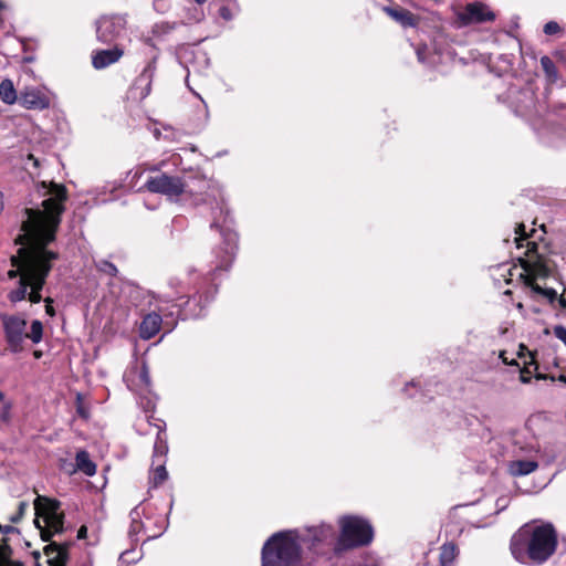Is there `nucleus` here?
I'll use <instances>...</instances> for the list:
<instances>
[{
    "instance_id": "obj_4",
    "label": "nucleus",
    "mask_w": 566,
    "mask_h": 566,
    "mask_svg": "<svg viewBox=\"0 0 566 566\" xmlns=\"http://www.w3.org/2000/svg\"><path fill=\"white\" fill-rule=\"evenodd\" d=\"M301 537L294 531L271 536L262 548V566H297L301 559Z\"/></svg>"
},
{
    "instance_id": "obj_30",
    "label": "nucleus",
    "mask_w": 566,
    "mask_h": 566,
    "mask_svg": "<svg viewBox=\"0 0 566 566\" xmlns=\"http://www.w3.org/2000/svg\"><path fill=\"white\" fill-rule=\"evenodd\" d=\"M139 382L140 385L146 389L148 390L149 386H150V378H149V374H148V369L147 367L144 365L140 373H139Z\"/></svg>"
},
{
    "instance_id": "obj_40",
    "label": "nucleus",
    "mask_w": 566,
    "mask_h": 566,
    "mask_svg": "<svg viewBox=\"0 0 566 566\" xmlns=\"http://www.w3.org/2000/svg\"><path fill=\"white\" fill-rule=\"evenodd\" d=\"M86 535H87L86 526H81L80 530L77 531V538L83 539L86 537Z\"/></svg>"
},
{
    "instance_id": "obj_38",
    "label": "nucleus",
    "mask_w": 566,
    "mask_h": 566,
    "mask_svg": "<svg viewBox=\"0 0 566 566\" xmlns=\"http://www.w3.org/2000/svg\"><path fill=\"white\" fill-rule=\"evenodd\" d=\"M166 6V0H155L154 1V8L157 11L164 12Z\"/></svg>"
},
{
    "instance_id": "obj_22",
    "label": "nucleus",
    "mask_w": 566,
    "mask_h": 566,
    "mask_svg": "<svg viewBox=\"0 0 566 566\" xmlns=\"http://www.w3.org/2000/svg\"><path fill=\"white\" fill-rule=\"evenodd\" d=\"M76 468L85 473L88 476H92L96 473V465L95 463L90 459V455L86 451L81 450L76 453L75 458Z\"/></svg>"
},
{
    "instance_id": "obj_5",
    "label": "nucleus",
    "mask_w": 566,
    "mask_h": 566,
    "mask_svg": "<svg viewBox=\"0 0 566 566\" xmlns=\"http://www.w3.org/2000/svg\"><path fill=\"white\" fill-rule=\"evenodd\" d=\"M34 510L36 515L34 524L40 530L44 542L63 531V514L60 512L57 501L39 495L34 501Z\"/></svg>"
},
{
    "instance_id": "obj_45",
    "label": "nucleus",
    "mask_w": 566,
    "mask_h": 566,
    "mask_svg": "<svg viewBox=\"0 0 566 566\" xmlns=\"http://www.w3.org/2000/svg\"><path fill=\"white\" fill-rule=\"evenodd\" d=\"M78 412H80L84 418H86V417H87V415H86V413L84 412V410H82L81 408H78Z\"/></svg>"
},
{
    "instance_id": "obj_31",
    "label": "nucleus",
    "mask_w": 566,
    "mask_h": 566,
    "mask_svg": "<svg viewBox=\"0 0 566 566\" xmlns=\"http://www.w3.org/2000/svg\"><path fill=\"white\" fill-rule=\"evenodd\" d=\"M560 30V27L557 22L555 21H549L547 22L545 25H544V33L547 34V35H553V34H556L558 33Z\"/></svg>"
},
{
    "instance_id": "obj_39",
    "label": "nucleus",
    "mask_w": 566,
    "mask_h": 566,
    "mask_svg": "<svg viewBox=\"0 0 566 566\" xmlns=\"http://www.w3.org/2000/svg\"><path fill=\"white\" fill-rule=\"evenodd\" d=\"M520 379L522 382L527 384L531 381L530 371L527 370H521Z\"/></svg>"
},
{
    "instance_id": "obj_1",
    "label": "nucleus",
    "mask_w": 566,
    "mask_h": 566,
    "mask_svg": "<svg viewBox=\"0 0 566 566\" xmlns=\"http://www.w3.org/2000/svg\"><path fill=\"white\" fill-rule=\"evenodd\" d=\"M39 192L48 197L42 201L43 209H25L27 218L22 221L21 233L15 239L21 248L17 255L11 256V264L15 269L8 271V277L19 276L18 287L8 293V300L12 304L25 300L27 296L33 304L41 302V291L51 270V262L57 258L46 245L55 239L64 210L65 188L50 179L41 182Z\"/></svg>"
},
{
    "instance_id": "obj_42",
    "label": "nucleus",
    "mask_w": 566,
    "mask_h": 566,
    "mask_svg": "<svg viewBox=\"0 0 566 566\" xmlns=\"http://www.w3.org/2000/svg\"><path fill=\"white\" fill-rule=\"evenodd\" d=\"M193 95L197 96L202 103H205L203 98L201 97V95L199 93H197L196 91H192Z\"/></svg>"
},
{
    "instance_id": "obj_15",
    "label": "nucleus",
    "mask_w": 566,
    "mask_h": 566,
    "mask_svg": "<svg viewBox=\"0 0 566 566\" xmlns=\"http://www.w3.org/2000/svg\"><path fill=\"white\" fill-rule=\"evenodd\" d=\"M123 50L117 46L97 51L92 56V64L96 70L105 69L116 63L123 56Z\"/></svg>"
},
{
    "instance_id": "obj_9",
    "label": "nucleus",
    "mask_w": 566,
    "mask_h": 566,
    "mask_svg": "<svg viewBox=\"0 0 566 566\" xmlns=\"http://www.w3.org/2000/svg\"><path fill=\"white\" fill-rule=\"evenodd\" d=\"M511 107L514 113L522 117L531 118L537 113L535 94L532 87L525 86L521 90H510Z\"/></svg>"
},
{
    "instance_id": "obj_28",
    "label": "nucleus",
    "mask_w": 566,
    "mask_h": 566,
    "mask_svg": "<svg viewBox=\"0 0 566 566\" xmlns=\"http://www.w3.org/2000/svg\"><path fill=\"white\" fill-rule=\"evenodd\" d=\"M27 509H28V503H27V502H24V501L20 502V503H19V505H18V510H17V512H15L14 514H12V515H10V516H9V521H10L11 523H18V522H20V521H21V518L23 517V515H24V513H25Z\"/></svg>"
},
{
    "instance_id": "obj_18",
    "label": "nucleus",
    "mask_w": 566,
    "mask_h": 566,
    "mask_svg": "<svg viewBox=\"0 0 566 566\" xmlns=\"http://www.w3.org/2000/svg\"><path fill=\"white\" fill-rule=\"evenodd\" d=\"M0 531H2L6 534L17 532L18 530L13 526H4L2 527L0 525ZM12 551L11 548L6 544L4 539L1 538L0 541V566H24L22 562L20 560H13L11 558Z\"/></svg>"
},
{
    "instance_id": "obj_34",
    "label": "nucleus",
    "mask_w": 566,
    "mask_h": 566,
    "mask_svg": "<svg viewBox=\"0 0 566 566\" xmlns=\"http://www.w3.org/2000/svg\"><path fill=\"white\" fill-rule=\"evenodd\" d=\"M219 15L224 19V20H231L232 19V13H231V10L223 6L219 9Z\"/></svg>"
},
{
    "instance_id": "obj_41",
    "label": "nucleus",
    "mask_w": 566,
    "mask_h": 566,
    "mask_svg": "<svg viewBox=\"0 0 566 566\" xmlns=\"http://www.w3.org/2000/svg\"><path fill=\"white\" fill-rule=\"evenodd\" d=\"M558 305L560 308L566 310V293L558 297Z\"/></svg>"
},
{
    "instance_id": "obj_33",
    "label": "nucleus",
    "mask_w": 566,
    "mask_h": 566,
    "mask_svg": "<svg viewBox=\"0 0 566 566\" xmlns=\"http://www.w3.org/2000/svg\"><path fill=\"white\" fill-rule=\"evenodd\" d=\"M554 335L557 339H559L566 346V327L556 326L554 328Z\"/></svg>"
},
{
    "instance_id": "obj_21",
    "label": "nucleus",
    "mask_w": 566,
    "mask_h": 566,
    "mask_svg": "<svg viewBox=\"0 0 566 566\" xmlns=\"http://www.w3.org/2000/svg\"><path fill=\"white\" fill-rule=\"evenodd\" d=\"M0 99L8 105H12L19 101L13 82L9 78H4L0 83Z\"/></svg>"
},
{
    "instance_id": "obj_48",
    "label": "nucleus",
    "mask_w": 566,
    "mask_h": 566,
    "mask_svg": "<svg viewBox=\"0 0 566 566\" xmlns=\"http://www.w3.org/2000/svg\"><path fill=\"white\" fill-rule=\"evenodd\" d=\"M195 1H196L197 3H199V4H202V3H205L207 0H195Z\"/></svg>"
},
{
    "instance_id": "obj_2",
    "label": "nucleus",
    "mask_w": 566,
    "mask_h": 566,
    "mask_svg": "<svg viewBox=\"0 0 566 566\" xmlns=\"http://www.w3.org/2000/svg\"><path fill=\"white\" fill-rule=\"evenodd\" d=\"M514 242L517 249L526 248L525 258L520 259L522 272L520 277L531 289L532 297L545 298L549 303L556 300L557 293L554 289L542 285V281L549 276L551 268L545 258L538 252V244L528 240V233L523 223L515 229Z\"/></svg>"
},
{
    "instance_id": "obj_27",
    "label": "nucleus",
    "mask_w": 566,
    "mask_h": 566,
    "mask_svg": "<svg viewBox=\"0 0 566 566\" xmlns=\"http://www.w3.org/2000/svg\"><path fill=\"white\" fill-rule=\"evenodd\" d=\"M43 336V325L39 319H34L31 323L30 333H25V338H30L32 343L39 344Z\"/></svg>"
},
{
    "instance_id": "obj_20",
    "label": "nucleus",
    "mask_w": 566,
    "mask_h": 566,
    "mask_svg": "<svg viewBox=\"0 0 566 566\" xmlns=\"http://www.w3.org/2000/svg\"><path fill=\"white\" fill-rule=\"evenodd\" d=\"M538 464L531 460H515L509 464V471L512 475H526L537 469Z\"/></svg>"
},
{
    "instance_id": "obj_52",
    "label": "nucleus",
    "mask_w": 566,
    "mask_h": 566,
    "mask_svg": "<svg viewBox=\"0 0 566 566\" xmlns=\"http://www.w3.org/2000/svg\"><path fill=\"white\" fill-rule=\"evenodd\" d=\"M560 380L565 381L566 382V378L565 377H560Z\"/></svg>"
},
{
    "instance_id": "obj_19",
    "label": "nucleus",
    "mask_w": 566,
    "mask_h": 566,
    "mask_svg": "<svg viewBox=\"0 0 566 566\" xmlns=\"http://www.w3.org/2000/svg\"><path fill=\"white\" fill-rule=\"evenodd\" d=\"M44 554L48 556L50 566H65L66 563V548L55 543H51L44 548Z\"/></svg>"
},
{
    "instance_id": "obj_14",
    "label": "nucleus",
    "mask_w": 566,
    "mask_h": 566,
    "mask_svg": "<svg viewBox=\"0 0 566 566\" xmlns=\"http://www.w3.org/2000/svg\"><path fill=\"white\" fill-rule=\"evenodd\" d=\"M156 72L155 62H149L136 78L133 90L139 99L146 98L151 91V83Z\"/></svg>"
},
{
    "instance_id": "obj_47",
    "label": "nucleus",
    "mask_w": 566,
    "mask_h": 566,
    "mask_svg": "<svg viewBox=\"0 0 566 566\" xmlns=\"http://www.w3.org/2000/svg\"><path fill=\"white\" fill-rule=\"evenodd\" d=\"M33 556L38 559L40 557V553L39 552H34Z\"/></svg>"
},
{
    "instance_id": "obj_44",
    "label": "nucleus",
    "mask_w": 566,
    "mask_h": 566,
    "mask_svg": "<svg viewBox=\"0 0 566 566\" xmlns=\"http://www.w3.org/2000/svg\"><path fill=\"white\" fill-rule=\"evenodd\" d=\"M6 8H7L6 3L0 0V9L2 10V9H6Z\"/></svg>"
},
{
    "instance_id": "obj_51",
    "label": "nucleus",
    "mask_w": 566,
    "mask_h": 566,
    "mask_svg": "<svg viewBox=\"0 0 566 566\" xmlns=\"http://www.w3.org/2000/svg\"><path fill=\"white\" fill-rule=\"evenodd\" d=\"M516 306H517L518 310H523V304L522 303H518Z\"/></svg>"
},
{
    "instance_id": "obj_32",
    "label": "nucleus",
    "mask_w": 566,
    "mask_h": 566,
    "mask_svg": "<svg viewBox=\"0 0 566 566\" xmlns=\"http://www.w3.org/2000/svg\"><path fill=\"white\" fill-rule=\"evenodd\" d=\"M158 170L157 166L138 167L134 172V178L142 177L146 172H155Z\"/></svg>"
},
{
    "instance_id": "obj_49",
    "label": "nucleus",
    "mask_w": 566,
    "mask_h": 566,
    "mask_svg": "<svg viewBox=\"0 0 566 566\" xmlns=\"http://www.w3.org/2000/svg\"><path fill=\"white\" fill-rule=\"evenodd\" d=\"M417 54H418V59H419L420 61H422L421 52H420V51H417Z\"/></svg>"
},
{
    "instance_id": "obj_46",
    "label": "nucleus",
    "mask_w": 566,
    "mask_h": 566,
    "mask_svg": "<svg viewBox=\"0 0 566 566\" xmlns=\"http://www.w3.org/2000/svg\"><path fill=\"white\" fill-rule=\"evenodd\" d=\"M4 401V395L0 391V402Z\"/></svg>"
},
{
    "instance_id": "obj_3",
    "label": "nucleus",
    "mask_w": 566,
    "mask_h": 566,
    "mask_svg": "<svg viewBox=\"0 0 566 566\" xmlns=\"http://www.w3.org/2000/svg\"><path fill=\"white\" fill-rule=\"evenodd\" d=\"M528 536L527 556L535 563L547 560L555 552L557 546V534L551 523L534 526H523L517 534L512 537L511 552L517 560H523L525 556L522 541Z\"/></svg>"
},
{
    "instance_id": "obj_37",
    "label": "nucleus",
    "mask_w": 566,
    "mask_h": 566,
    "mask_svg": "<svg viewBox=\"0 0 566 566\" xmlns=\"http://www.w3.org/2000/svg\"><path fill=\"white\" fill-rule=\"evenodd\" d=\"M45 302V312L46 314H49L50 316H53L54 315V308L52 306V300L51 298H45L44 300Z\"/></svg>"
},
{
    "instance_id": "obj_8",
    "label": "nucleus",
    "mask_w": 566,
    "mask_h": 566,
    "mask_svg": "<svg viewBox=\"0 0 566 566\" xmlns=\"http://www.w3.org/2000/svg\"><path fill=\"white\" fill-rule=\"evenodd\" d=\"M126 19L123 15H105L96 21L97 40L102 43H112L125 30Z\"/></svg>"
},
{
    "instance_id": "obj_16",
    "label": "nucleus",
    "mask_w": 566,
    "mask_h": 566,
    "mask_svg": "<svg viewBox=\"0 0 566 566\" xmlns=\"http://www.w3.org/2000/svg\"><path fill=\"white\" fill-rule=\"evenodd\" d=\"M161 322V316L159 314L150 313L146 315L140 324V337L144 339H150L154 337L159 332Z\"/></svg>"
},
{
    "instance_id": "obj_7",
    "label": "nucleus",
    "mask_w": 566,
    "mask_h": 566,
    "mask_svg": "<svg viewBox=\"0 0 566 566\" xmlns=\"http://www.w3.org/2000/svg\"><path fill=\"white\" fill-rule=\"evenodd\" d=\"M6 339L12 352L21 350L23 339L25 338L27 321L18 315H0Z\"/></svg>"
},
{
    "instance_id": "obj_11",
    "label": "nucleus",
    "mask_w": 566,
    "mask_h": 566,
    "mask_svg": "<svg viewBox=\"0 0 566 566\" xmlns=\"http://www.w3.org/2000/svg\"><path fill=\"white\" fill-rule=\"evenodd\" d=\"M146 187L151 192H160L174 198L184 191L185 186L181 179H149Z\"/></svg>"
},
{
    "instance_id": "obj_36",
    "label": "nucleus",
    "mask_w": 566,
    "mask_h": 566,
    "mask_svg": "<svg viewBox=\"0 0 566 566\" xmlns=\"http://www.w3.org/2000/svg\"><path fill=\"white\" fill-rule=\"evenodd\" d=\"M32 165L34 168L39 167L40 161L33 155H29L25 160V167Z\"/></svg>"
},
{
    "instance_id": "obj_24",
    "label": "nucleus",
    "mask_w": 566,
    "mask_h": 566,
    "mask_svg": "<svg viewBox=\"0 0 566 566\" xmlns=\"http://www.w3.org/2000/svg\"><path fill=\"white\" fill-rule=\"evenodd\" d=\"M541 66L548 82L556 83L559 80L557 67L549 56L544 55L541 57Z\"/></svg>"
},
{
    "instance_id": "obj_13",
    "label": "nucleus",
    "mask_w": 566,
    "mask_h": 566,
    "mask_svg": "<svg viewBox=\"0 0 566 566\" xmlns=\"http://www.w3.org/2000/svg\"><path fill=\"white\" fill-rule=\"evenodd\" d=\"M167 444L165 441H163L159 437L158 440L155 443V450H154V462L157 461V467L153 471L151 482L155 486L161 484L164 481L167 480L168 473L165 468V461L164 457L167 453Z\"/></svg>"
},
{
    "instance_id": "obj_25",
    "label": "nucleus",
    "mask_w": 566,
    "mask_h": 566,
    "mask_svg": "<svg viewBox=\"0 0 566 566\" xmlns=\"http://www.w3.org/2000/svg\"><path fill=\"white\" fill-rule=\"evenodd\" d=\"M310 532L313 533V536L311 538L313 545H315V543L318 542L331 541L334 537L333 528L328 525H321L318 527L311 530Z\"/></svg>"
},
{
    "instance_id": "obj_50",
    "label": "nucleus",
    "mask_w": 566,
    "mask_h": 566,
    "mask_svg": "<svg viewBox=\"0 0 566 566\" xmlns=\"http://www.w3.org/2000/svg\"><path fill=\"white\" fill-rule=\"evenodd\" d=\"M159 177L166 178V177H168V175H167V172H161V175Z\"/></svg>"
},
{
    "instance_id": "obj_43",
    "label": "nucleus",
    "mask_w": 566,
    "mask_h": 566,
    "mask_svg": "<svg viewBox=\"0 0 566 566\" xmlns=\"http://www.w3.org/2000/svg\"><path fill=\"white\" fill-rule=\"evenodd\" d=\"M3 208V200H2V193L0 192V210Z\"/></svg>"
},
{
    "instance_id": "obj_29",
    "label": "nucleus",
    "mask_w": 566,
    "mask_h": 566,
    "mask_svg": "<svg viewBox=\"0 0 566 566\" xmlns=\"http://www.w3.org/2000/svg\"><path fill=\"white\" fill-rule=\"evenodd\" d=\"M97 266H98L99 271H102V272H104V273H106L108 275H116L117 274L116 266L113 263L108 262V261H101Z\"/></svg>"
},
{
    "instance_id": "obj_17",
    "label": "nucleus",
    "mask_w": 566,
    "mask_h": 566,
    "mask_svg": "<svg viewBox=\"0 0 566 566\" xmlns=\"http://www.w3.org/2000/svg\"><path fill=\"white\" fill-rule=\"evenodd\" d=\"M384 11L403 28L417 25L415 15L403 8L384 7Z\"/></svg>"
},
{
    "instance_id": "obj_12",
    "label": "nucleus",
    "mask_w": 566,
    "mask_h": 566,
    "mask_svg": "<svg viewBox=\"0 0 566 566\" xmlns=\"http://www.w3.org/2000/svg\"><path fill=\"white\" fill-rule=\"evenodd\" d=\"M20 105L27 109H45L50 105L49 97L38 88H25L20 93Z\"/></svg>"
},
{
    "instance_id": "obj_26",
    "label": "nucleus",
    "mask_w": 566,
    "mask_h": 566,
    "mask_svg": "<svg viewBox=\"0 0 566 566\" xmlns=\"http://www.w3.org/2000/svg\"><path fill=\"white\" fill-rule=\"evenodd\" d=\"M178 27L177 22H159L155 23L151 28V34L157 39H163L167 34L171 33Z\"/></svg>"
},
{
    "instance_id": "obj_6",
    "label": "nucleus",
    "mask_w": 566,
    "mask_h": 566,
    "mask_svg": "<svg viewBox=\"0 0 566 566\" xmlns=\"http://www.w3.org/2000/svg\"><path fill=\"white\" fill-rule=\"evenodd\" d=\"M339 548L358 547L373 541V527L367 521L356 516H344L339 520Z\"/></svg>"
},
{
    "instance_id": "obj_35",
    "label": "nucleus",
    "mask_w": 566,
    "mask_h": 566,
    "mask_svg": "<svg viewBox=\"0 0 566 566\" xmlns=\"http://www.w3.org/2000/svg\"><path fill=\"white\" fill-rule=\"evenodd\" d=\"M10 409H11V403L10 402H4L3 405V410L1 412V419L3 421H8L9 420V417H10Z\"/></svg>"
},
{
    "instance_id": "obj_23",
    "label": "nucleus",
    "mask_w": 566,
    "mask_h": 566,
    "mask_svg": "<svg viewBox=\"0 0 566 566\" xmlns=\"http://www.w3.org/2000/svg\"><path fill=\"white\" fill-rule=\"evenodd\" d=\"M458 556V548L453 543H446L440 549V566H452Z\"/></svg>"
},
{
    "instance_id": "obj_10",
    "label": "nucleus",
    "mask_w": 566,
    "mask_h": 566,
    "mask_svg": "<svg viewBox=\"0 0 566 566\" xmlns=\"http://www.w3.org/2000/svg\"><path fill=\"white\" fill-rule=\"evenodd\" d=\"M459 19L463 24L481 23L484 21H493L495 14L488 6L475 2L468 4L465 9L459 13Z\"/></svg>"
}]
</instances>
